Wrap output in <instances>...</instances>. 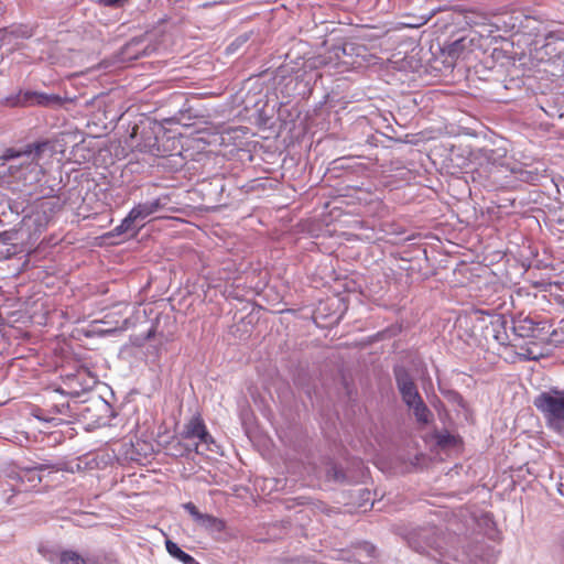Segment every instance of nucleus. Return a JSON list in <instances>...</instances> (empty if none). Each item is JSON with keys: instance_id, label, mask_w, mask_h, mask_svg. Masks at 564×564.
<instances>
[{"instance_id": "18", "label": "nucleus", "mask_w": 564, "mask_h": 564, "mask_svg": "<svg viewBox=\"0 0 564 564\" xmlns=\"http://www.w3.org/2000/svg\"><path fill=\"white\" fill-rule=\"evenodd\" d=\"M174 455L183 456L185 453L189 452V448L184 447L181 442H177L174 446Z\"/></svg>"}, {"instance_id": "21", "label": "nucleus", "mask_w": 564, "mask_h": 564, "mask_svg": "<svg viewBox=\"0 0 564 564\" xmlns=\"http://www.w3.org/2000/svg\"><path fill=\"white\" fill-rule=\"evenodd\" d=\"M191 564H200V563H198V562L194 558V562H193V563H191Z\"/></svg>"}, {"instance_id": "20", "label": "nucleus", "mask_w": 564, "mask_h": 564, "mask_svg": "<svg viewBox=\"0 0 564 564\" xmlns=\"http://www.w3.org/2000/svg\"><path fill=\"white\" fill-rule=\"evenodd\" d=\"M22 35L25 36V37H29V36H31V32L30 31H23Z\"/></svg>"}, {"instance_id": "14", "label": "nucleus", "mask_w": 564, "mask_h": 564, "mask_svg": "<svg viewBox=\"0 0 564 564\" xmlns=\"http://www.w3.org/2000/svg\"><path fill=\"white\" fill-rule=\"evenodd\" d=\"M40 156H41V153L39 154V156H37V159H36V161H35V162H36V165H34V164L30 165L29 163H30L31 159H28L26 156H21L20 159H22V161H21V163L19 164V167H25V169H28V170H30V171H33V170H35L36 167H40V164H39ZM9 169H10V170H13V169H18V166H15V165H10V167H9Z\"/></svg>"}, {"instance_id": "2", "label": "nucleus", "mask_w": 564, "mask_h": 564, "mask_svg": "<svg viewBox=\"0 0 564 564\" xmlns=\"http://www.w3.org/2000/svg\"><path fill=\"white\" fill-rule=\"evenodd\" d=\"M154 215L149 202L139 203L132 207V209L128 213V215L122 219L120 225H118L113 232L116 235H121L132 229L134 223L142 221L148 217Z\"/></svg>"}, {"instance_id": "5", "label": "nucleus", "mask_w": 564, "mask_h": 564, "mask_svg": "<svg viewBox=\"0 0 564 564\" xmlns=\"http://www.w3.org/2000/svg\"><path fill=\"white\" fill-rule=\"evenodd\" d=\"M182 437L186 440L197 438L199 440L200 443L205 444L213 442V438L207 431L204 420L199 414L191 417V420L185 424L184 430L182 432Z\"/></svg>"}, {"instance_id": "3", "label": "nucleus", "mask_w": 564, "mask_h": 564, "mask_svg": "<svg viewBox=\"0 0 564 564\" xmlns=\"http://www.w3.org/2000/svg\"><path fill=\"white\" fill-rule=\"evenodd\" d=\"M394 375H395L397 386L401 393L402 400L406 404L410 402H413L415 400L417 401L419 398H421V395L417 391V388H416L413 379L409 375V372L403 368H399V369L394 370Z\"/></svg>"}, {"instance_id": "17", "label": "nucleus", "mask_w": 564, "mask_h": 564, "mask_svg": "<svg viewBox=\"0 0 564 564\" xmlns=\"http://www.w3.org/2000/svg\"><path fill=\"white\" fill-rule=\"evenodd\" d=\"M184 509L194 518L196 522L199 520L202 513L198 511V509L193 502L185 503Z\"/></svg>"}, {"instance_id": "15", "label": "nucleus", "mask_w": 564, "mask_h": 564, "mask_svg": "<svg viewBox=\"0 0 564 564\" xmlns=\"http://www.w3.org/2000/svg\"><path fill=\"white\" fill-rule=\"evenodd\" d=\"M520 178L525 182L535 183L540 180V173L535 171H522Z\"/></svg>"}, {"instance_id": "7", "label": "nucleus", "mask_w": 564, "mask_h": 564, "mask_svg": "<svg viewBox=\"0 0 564 564\" xmlns=\"http://www.w3.org/2000/svg\"><path fill=\"white\" fill-rule=\"evenodd\" d=\"M406 405L413 410V413L420 423L426 424L430 422L432 413L423 402L422 398H419L417 401L415 400Z\"/></svg>"}, {"instance_id": "11", "label": "nucleus", "mask_w": 564, "mask_h": 564, "mask_svg": "<svg viewBox=\"0 0 564 564\" xmlns=\"http://www.w3.org/2000/svg\"><path fill=\"white\" fill-rule=\"evenodd\" d=\"M459 438L448 432L436 434V444L442 448L454 447L458 445Z\"/></svg>"}, {"instance_id": "19", "label": "nucleus", "mask_w": 564, "mask_h": 564, "mask_svg": "<svg viewBox=\"0 0 564 564\" xmlns=\"http://www.w3.org/2000/svg\"><path fill=\"white\" fill-rule=\"evenodd\" d=\"M155 143H156V139L154 138V142H153V143H150V144H148V145H145V147H144V149H145V148H148V149H149V151H152V147H154V145H155Z\"/></svg>"}, {"instance_id": "13", "label": "nucleus", "mask_w": 564, "mask_h": 564, "mask_svg": "<svg viewBox=\"0 0 564 564\" xmlns=\"http://www.w3.org/2000/svg\"><path fill=\"white\" fill-rule=\"evenodd\" d=\"M465 46H466V39L462 37V39L455 41L449 46V54L459 56L462 54L463 50L465 48Z\"/></svg>"}, {"instance_id": "1", "label": "nucleus", "mask_w": 564, "mask_h": 564, "mask_svg": "<svg viewBox=\"0 0 564 564\" xmlns=\"http://www.w3.org/2000/svg\"><path fill=\"white\" fill-rule=\"evenodd\" d=\"M536 410L542 414L546 426L564 436V389L551 388L534 398Z\"/></svg>"}, {"instance_id": "12", "label": "nucleus", "mask_w": 564, "mask_h": 564, "mask_svg": "<svg viewBox=\"0 0 564 564\" xmlns=\"http://www.w3.org/2000/svg\"><path fill=\"white\" fill-rule=\"evenodd\" d=\"M61 564H86V562L79 554L65 551L61 554Z\"/></svg>"}, {"instance_id": "9", "label": "nucleus", "mask_w": 564, "mask_h": 564, "mask_svg": "<svg viewBox=\"0 0 564 564\" xmlns=\"http://www.w3.org/2000/svg\"><path fill=\"white\" fill-rule=\"evenodd\" d=\"M165 547L167 553L181 561L183 564H191L194 562V557L178 547L176 543L171 540L165 541Z\"/></svg>"}, {"instance_id": "4", "label": "nucleus", "mask_w": 564, "mask_h": 564, "mask_svg": "<svg viewBox=\"0 0 564 564\" xmlns=\"http://www.w3.org/2000/svg\"><path fill=\"white\" fill-rule=\"evenodd\" d=\"M18 104L23 107L42 106L48 107L53 105H61L62 98L58 95H48L39 91H23L20 93Z\"/></svg>"}, {"instance_id": "16", "label": "nucleus", "mask_w": 564, "mask_h": 564, "mask_svg": "<svg viewBox=\"0 0 564 564\" xmlns=\"http://www.w3.org/2000/svg\"><path fill=\"white\" fill-rule=\"evenodd\" d=\"M25 479L31 482H33V481L40 482L41 481V477L39 476V474L35 469L24 470L21 476V480L24 481Z\"/></svg>"}, {"instance_id": "8", "label": "nucleus", "mask_w": 564, "mask_h": 564, "mask_svg": "<svg viewBox=\"0 0 564 564\" xmlns=\"http://www.w3.org/2000/svg\"><path fill=\"white\" fill-rule=\"evenodd\" d=\"M172 200L171 194L164 193L160 196L153 198L152 200H148L153 214L159 213L161 210H167L171 213H175L177 209L175 207H170V203Z\"/></svg>"}, {"instance_id": "6", "label": "nucleus", "mask_w": 564, "mask_h": 564, "mask_svg": "<svg viewBox=\"0 0 564 564\" xmlns=\"http://www.w3.org/2000/svg\"><path fill=\"white\" fill-rule=\"evenodd\" d=\"M45 143H34L29 144L24 151H17L14 149H7L4 153L1 155V159L3 161H10L14 159H19L21 156H26L28 159H31L30 165L34 164L36 165V159L40 153H42L43 148L45 147Z\"/></svg>"}, {"instance_id": "10", "label": "nucleus", "mask_w": 564, "mask_h": 564, "mask_svg": "<svg viewBox=\"0 0 564 564\" xmlns=\"http://www.w3.org/2000/svg\"><path fill=\"white\" fill-rule=\"evenodd\" d=\"M197 523L206 529H214L216 531H223L225 529V522L221 519L207 513H202Z\"/></svg>"}]
</instances>
